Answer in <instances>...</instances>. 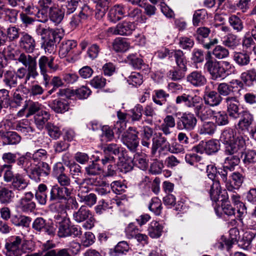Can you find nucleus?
<instances>
[{"label": "nucleus", "instance_id": "f257e3e1", "mask_svg": "<svg viewBox=\"0 0 256 256\" xmlns=\"http://www.w3.org/2000/svg\"><path fill=\"white\" fill-rule=\"evenodd\" d=\"M176 104H184L188 109L193 110L196 116L202 122L212 116L214 110L204 104L202 98L195 94H183L176 98Z\"/></svg>", "mask_w": 256, "mask_h": 256}, {"label": "nucleus", "instance_id": "f03ea898", "mask_svg": "<svg viewBox=\"0 0 256 256\" xmlns=\"http://www.w3.org/2000/svg\"><path fill=\"white\" fill-rule=\"evenodd\" d=\"M220 141L226 145L225 154H234L239 149H243L245 140L242 136L236 135V132L230 128H225L221 134Z\"/></svg>", "mask_w": 256, "mask_h": 256}, {"label": "nucleus", "instance_id": "7ed1b4c3", "mask_svg": "<svg viewBox=\"0 0 256 256\" xmlns=\"http://www.w3.org/2000/svg\"><path fill=\"white\" fill-rule=\"evenodd\" d=\"M73 191V188L70 187H60L58 185L52 186L50 192L48 200L52 203H58V206L62 209V212L65 213L64 206L61 204V200H66L70 197Z\"/></svg>", "mask_w": 256, "mask_h": 256}, {"label": "nucleus", "instance_id": "20e7f679", "mask_svg": "<svg viewBox=\"0 0 256 256\" xmlns=\"http://www.w3.org/2000/svg\"><path fill=\"white\" fill-rule=\"evenodd\" d=\"M204 68L209 72L212 79L217 80L224 78V70L221 66L220 62L213 58L210 51L208 52Z\"/></svg>", "mask_w": 256, "mask_h": 256}, {"label": "nucleus", "instance_id": "39448f33", "mask_svg": "<svg viewBox=\"0 0 256 256\" xmlns=\"http://www.w3.org/2000/svg\"><path fill=\"white\" fill-rule=\"evenodd\" d=\"M152 143L151 150V154L154 156L159 148L158 153L160 157L164 156L166 154L170 142L168 141L167 138L162 136V134L158 132L155 134L152 138Z\"/></svg>", "mask_w": 256, "mask_h": 256}, {"label": "nucleus", "instance_id": "423d86ee", "mask_svg": "<svg viewBox=\"0 0 256 256\" xmlns=\"http://www.w3.org/2000/svg\"><path fill=\"white\" fill-rule=\"evenodd\" d=\"M38 66L40 74L43 76L45 85L46 86L50 80V76L47 74L48 68L53 71L58 69V66L54 64V58H48L46 56H42L38 60Z\"/></svg>", "mask_w": 256, "mask_h": 256}, {"label": "nucleus", "instance_id": "0eeeda50", "mask_svg": "<svg viewBox=\"0 0 256 256\" xmlns=\"http://www.w3.org/2000/svg\"><path fill=\"white\" fill-rule=\"evenodd\" d=\"M196 123L197 119L194 114L191 112H184L179 118L176 126L179 130L191 131L195 128Z\"/></svg>", "mask_w": 256, "mask_h": 256}, {"label": "nucleus", "instance_id": "6e6552de", "mask_svg": "<svg viewBox=\"0 0 256 256\" xmlns=\"http://www.w3.org/2000/svg\"><path fill=\"white\" fill-rule=\"evenodd\" d=\"M138 134L136 128L130 127L122 135V142L132 151H134L138 145Z\"/></svg>", "mask_w": 256, "mask_h": 256}, {"label": "nucleus", "instance_id": "1a4fd4ad", "mask_svg": "<svg viewBox=\"0 0 256 256\" xmlns=\"http://www.w3.org/2000/svg\"><path fill=\"white\" fill-rule=\"evenodd\" d=\"M22 239L19 236H12L9 238L6 243V256H22L20 246Z\"/></svg>", "mask_w": 256, "mask_h": 256}, {"label": "nucleus", "instance_id": "9d476101", "mask_svg": "<svg viewBox=\"0 0 256 256\" xmlns=\"http://www.w3.org/2000/svg\"><path fill=\"white\" fill-rule=\"evenodd\" d=\"M32 228L38 232H44L53 236L56 234V226L52 222H46L42 218H37L32 224Z\"/></svg>", "mask_w": 256, "mask_h": 256}, {"label": "nucleus", "instance_id": "9b49d317", "mask_svg": "<svg viewBox=\"0 0 256 256\" xmlns=\"http://www.w3.org/2000/svg\"><path fill=\"white\" fill-rule=\"evenodd\" d=\"M210 194L211 200L214 202H224L228 199V195L226 190H222L219 181H211Z\"/></svg>", "mask_w": 256, "mask_h": 256}, {"label": "nucleus", "instance_id": "f8f14e48", "mask_svg": "<svg viewBox=\"0 0 256 256\" xmlns=\"http://www.w3.org/2000/svg\"><path fill=\"white\" fill-rule=\"evenodd\" d=\"M102 150L106 154H112L118 156L121 162L126 163L129 161L127 152L120 145L116 144H110L102 146ZM132 160L130 158V161Z\"/></svg>", "mask_w": 256, "mask_h": 256}, {"label": "nucleus", "instance_id": "ddd939ff", "mask_svg": "<svg viewBox=\"0 0 256 256\" xmlns=\"http://www.w3.org/2000/svg\"><path fill=\"white\" fill-rule=\"evenodd\" d=\"M135 30L133 22L124 21L118 23L115 27L108 28V32L114 35L130 36Z\"/></svg>", "mask_w": 256, "mask_h": 256}, {"label": "nucleus", "instance_id": "4468645a", "mask_svg": "<svg viewBox=\"0 0 256 256\" xmlns=\"http://www.w3.org/2000/svg\"><path fill=\"white\" fill-rule=\"evenodd\" d=\"M220 145L218 142L210 140L208 142L202 141L198 146L194 148V152L202 154L206 152L208 154H211L218 151Z\"/></svg>", "mask_w": 256, "mask_h": 256}, {"label": "nucleus", "instance_id": "2eb2a0df", "mask_svg": "<svg viewBox=\"0 0 256 256\" xmlns=\"http://www.w3.org/2000/svg\"><path fill=\"white\" fill-rule=\"evenodd\" d=\"M254 116L248 110H243L241 112L240 118L236 128L239 131L249 132V128L254 122Z\"/></svg>", "mask_w": 256, "mask_h": 256}, {"label": "nucleus", "instance_id": "dca6fc26", "mask_svg": "<svg viewBox=\"0 0 256 256\" xmlns=\"http://www.w3.org/2000/svg\"><path fill=\"white\" fill-rule=\"evenodd\" d=\"M34 194L31 192L25 193L24 196L22 198L18 204V208L23 212H32L36 208V204L32 200Z\"/></svg>", "mask_w": 256, "mask_h": 256}, {"label": "nucleus", "instance_id": "f3484780", "mask_svg": "<svg viewBox=\"0 0 256 256\" xmlns=\"http://www.w3.org/2000/svg\"><path fill=\"white\" fill-rule=\"evenodd\" d=\"M225 102L228 116L234 120L240 118L238 101L236 98L235 96H228L225 98Z\"/></svg>", "mask_w": 256, "mask_h": 256}, {"label": "nucleus", "instance_id": "a211bd4d", "mask_svg": "<svg viewBox=\"0 0 256 256\" xmlns=\"http://www.w3.org/2000/svg\"><path fill=\"white\" fill-rule=\"evenodd\" d=\"M60 38L58 32L54 31V32L51 33L49 36L44 37L42 38L44 39L43 44L42 46L45 52L49 54L54 53L56 49V41Z\"/></svg>", "mask_w": 256, "mask_h": 256}, {"label": "nucleus", "instance_id": "6ab92c4d", "mask_svg": "<svg viewBox=\"0 0 256 256\" xmlns=\"http://www.w3.org/2000/svg\"><path fill=\"white\" fill-rule=\"evenodd\" d=\"M186 79L194 87L202 86L206 82V79L201 71H193L187 76Z\"/></svg>", "mask_w": 256, "mask_h": 256}, {"label": "nucleus", "instance_id": "aec40b11", "mask_svg": "<svg viewBox=\"0 0 256 256\" xmlns=\"http://www.w3.org/2000/svg\"><path fill=\"white\" fill-rule=\"evenodd\" d=\"M102 170L105 176H112L116 174V164L113 156H106L102 160Z\"/></svg>", "mask_w": 256, "mask_h": 256}, {"label": "nucleus", "instance_id": "412c9836", "mask_svg": "<svg viewBox=\"0 0 256 256\" xmlns=\"http://www.w3.org/2000/svg\"><path fill=\"white\" fill-rule=\"evenodd\" d=\"M126 6L123 4H116L112 6L108 12L109 20L116 22L126 16Z\"/></svg>", "mask_w": 256, "mask_h": 256}, {"label": "nucleus", "instance_id": "4be33fe9", "mask_svg": "<svg viewBox=\"0 0 256 256\" xmlns=\"http://www.w3.org/2000/svg\"><path fill=\"white\" fill-rule=\"evenodd\" d=\"M222 98L218 92L211 90L204 92V104L210 106H218L222 102Z\"/></svg>", "mask_w": 256, "mask_h": 256}, {"label": "nucleus", "instance_id": "5701e85b", "mask_svg": "<svg viewBox=\"0 0 256 256\" xmlns=\"http://www.w3.org/2000/svg\"><path fill=\"white\" fill-rule=\"evenodd\" d=\"M26 109L28 110V112L26 114V116L28 118L36 112L38 113L40 112V104L37 102L30 100L26 102L24 108L18 112V115L19 116H23Z\"/></svg>", "mask_w": 256, "mask_h": 256}, {"label": "nucleus", "instance_id": "b1692460", "mask_svg": "<svg viewBox=\"0 0 256 256\" xmlns=\"http://www.w3.org/2000/svg\"><path fill=\"white\" fill-rule=\"evenodd\" d=\"M20 47L28 53L34 52L36 42L34 38L27 33H24L20 41Z\"/></svg>", "mask_w": 256, "mask_h": 256}, {"label": "nucleus", "instance_id": "393cba45", "mask_svg": "<svg viewBox=\"0 0 256 256\" xmlns=\"http://www.w3.org/2000/svg\"><path fill=\"white\" fill-rule=\"evenodd\" d=\"M170 54V58H174L180 70L186 72L187 70V60L183 52L180 50H172Z\"/></svg>", "mask_w": 256, "mask_h": 256}, {"label": "nucleus", "instance_id": "a878e982", "mask_svg": "<svg viewBox=\"0 0 256 256\" xmlns=\"http://www.w3.org/2000/svg\"><path fill=\"white\" fill-rule=\"evenodd\" d=\"M38 6L40 10L42 18L43 19V20H40V21L42 22L46 19L48 12H49L56 6L52 0H39Z\"/></svg>", "mask_w": 256, "mask_h": 256}, {"label": "nucleus", "instance_id": "bb28decb", "mask_svg": "<svg viewBox=\"0 0 256 256\" xmlns=\"http://www.w3.org/2000/svg\"><path fill=\"white\" fill-rule=\"evenodd\" d=\"M231 180L230 182L226 183V188L230 192H233L235 190H238L242 186L244 178L239 172H234L231 176Z\"/></svg>", "mask_w": 256, "mask_h": 256}, {"label": "nucleus", "instance_id": "cd10ccee", "mask_svg": "<svg viewBox=\"0 0 256 256\" xmlns=\"http://www.w3.org/2000/svg\"><path fill=\"white\" fill-rule=\"evenodd\" d=\"M28 184V180L25 178L24 176L16 173L15 178L12 182L11 186L14 190L22 191L26 188Z\"/></svg>", "mask_w": 256, "mask_h": 256}, {"label": "nucleus", "instance_id": "c85d7f7f", "mask_svg": "<svg viewBox=\"0 0 256 256\" xmlns=\"http://www.w3.org/2000/svg\"><path fill=\"white\" fill-rule=\"evenodd\" d=\"M1 136L4 145L16 144L21 140L20 136L14 132H3Z\"/></svg>", "mask_w": 256, "mask_h": 256}, {"label": "nucleus", "instance_id": "c756f323", "mask_svg": "<svg viewBox=\"0 0 256 256\" xmlns=\"http://www.w3.org/2000/svg\"><path fill=\"white\" fill-rule=\"evenodd\" d=\"M164 226L162 224L156 222H152L148 227V231L149 236L152 238H158L162 234Z\"/></svg>", "mask_w": 256, "mask_h": 256}, {"label": "nucleus", "instance_id": "7c9ffc66", "mask_svg": "<svg viewBox=\"0 0 256 256\" xmlns=\"http://www.w3.org/2000/svg\"><path fill=\"white\" fill-rule=\"evenodd\" d=\"M0 14H4L6 20L12 23H16L17 20L18 11L6 8L0 0Z\"/></svg>", "mask_w": 256, "mask_h": 256}, {"label": "nucleus", "instance_id": "2f4dec72", "mask_svg": "<svg viewBox=\"0 0 256 256\" xmlns=\"http://www.w3.org/2000/svg\"><path fill=\"white\" fill-rule=\"evenodd\" d=\"M175 126L176 122L174 118L171 115H168L164 119V122L160 125V130L164 135L168 136L172 133L170 128H174Z\"/></svg>", "mask_w": 256, "mask_h": 256}, {"label": "nucleus", "instance_id": "473e14b6", "mask_svg": "<svg viewBox=\"0 0 256 256\" xmlns=\"http://www.w3.org/2000/svg\"><path fill=\"white\" fill-rule=\"evenodd\" d=\"M50 106L57 113H64L69 109L68 102L65 100H56L50 102Z\"/></svg>", "mask_w": 256, "mask_h": 256}, {"label": "nucleus", "instance_id": "72a5a7b5", "mask_svg": "<svg viewBox=\"0 0 256 256\" xmlns=\"http://www.w3.org/2000/svg\"><path fill=\"white\" fill-rule=\"evenodd\" d=\"M90 214V210L86 206H82L73 213V218L77 222H82L87 220Z\"/></svg>", "mask_w": 256, "mask_h": 256}, {"label": "nucleus", "instance_id": "f704fd0d", "mask_svg": "<svg viewBox=\"0 0 256 256\" xmlns=\"http://www.w3.org/2000/svg\"><path fill=\"white\" fill-rule=\"evenodd\" d=\"M228 22L234 31L236 32H242L244 28L242 20L236 15L232 14L228 18Z\"/></svg>", "mask_w": 256, "mask_h": 256}, {"label": "nucleus", "instance_id": "c9c22d12", "mask_svg": "<svg viewBox=\"0 0 256 256\" xmlns=\"http://www.w3.org/2000/svg\"><path fill=\"white\" fill-rule=\"evenodd\" d=\"M76 46V42L74 40H64L62 42L60 46L59 50L60 54L62 57H65L68 53L70 52Z\"/></svg>", "mask_w": 256, "mask_h": 256}, {"label": "nucleus", "instance_id": "e433bc0d", "mask_svg": "<svg viewBox=\"0 0 256 256\" xmlns=\"http://www.w3.org/2000/svg\"><path fill=\"white\" fill-rule=\"evenodd\" d=\"M3 82L5 86L10 89L16 87L18 84V80L15 72L12 70L6 71L4 74Z\"/></svg>", "mask_w": 256, "mask_h": 256}, {"label": "nucleus", "instance_id": "4c0bfd02", "mask_svg": "<svg viewBox=\"0 0 256 256\" xmlns=\"http://www.w3.org/2000/svg\"><path fill=\"white\" fill-rule=\"evenodd\" d=\"M230 194L232 202L236 206L237 212L238 216L240 217L246 213V210L245 205L240 201V196L236 193L234 190Z\"/></svg>", "mask_w": 256, "mask_h": 256}, {"label": "nucleus", "instance_id": "58836bf2", "mask_svg": "<svg viewBox=\"0 0 256 256\" xmlns=\"http://www.w3.org/2000/svg\"><path fill=\"white\" fill-rule=\"evenodd\" d=\"M126 16L132 20L140 22L142 20V11L138 8H132L126 6Z\"/></svg>", "mask_w": 256, "mask_h": 256}, {"label": "nucleus", "instance_id": "ea45409f", "mask_svg": "<svg viewBox=\"0 0 256 256\" xmlns=\"http://www.w3.org/2000/svg\"><path fill=\"white\" fill-rule=\"evenodd\" d=\"M14 129L26 136L33 132L34 129L32 127L27 120L19 121L14 125Z\"/></svg>", "mask_w": 256, "mask_h": 256}, {"label": "nucleus", "instance_id": "a19ab883", "mask_svg": "<svg viewBox=\"0 0 256 256\" xmlns=\"http://www.w3.org/2000/svg\"><path fill=\"white\" fill-rule=\"evenodd\" d=\"M50 114L45 110H41L34 116V122L39 130H42L50 118Z\"/></svg>", "mask_w": 256, "mask_h": 256}, {"label": "nucleus", "instance_id": "79ce46f5", "mask_svg": "<svg viewBox=\"0 0 256 256\" xmlns=\"http://www.w3.org/2000/svg\"><path fill=\"white\" fill-rule=\"evenodd\" d=\"M234 60L240 66H246L250 62V56L246 52H234Z\"/></svg>", "mask_w": 256, "mask_h": 256}, {"label": "nucleus", "instance_id": "37998d69", "mask_svg": "<svg viewBox=\"0 0 256 256\" xmlns=\"http://www.w3.org/2000/svg\"><path fill=\"white\" fill-rule=\"evenodd\" d=\"M222 42L224 46L231 49H234L240 44L237 36L232 34H230L222 38Z\"/></svg>", "mask_w": 256, "mask_h": 256}, {"label": "nucleus", "instance_id": "c03bdc74", "mask_svg": "<svg viewBox=\"0 0 256 256\" xmlns=\"http://www.w3.org/2000/svg\"><path fill=\"white\" fill-rule=\"evenodd\" d=\"M202 124L200 126L198 132L200 134H208L212 135V134L216 130V124L210 121H204L202 122Z\"/></svg>", "mask_w": 256, "mask_h": 256}, {"label": "nucleus", "instance_id": "a18cd8bd", "mask_svg": "<svg viewBox=\"0 0 256 256\" xmlns=\"http://www.w3.org/2000/svg\"><path fill=\"white\" fill-rule=\"evenodd\" d=\"M213 120L215 124L218 126H225L228 124L229 120L228 114L224 111H214L212 114Z\"/></svg>", "mask_w": 256, "mask_h": 256}, {"label": "nucleus", "instance_id": "49530a36", "mask_svg": "<svg viewBox=\"0 0 256 256\" xmlns=\"http://www.w3.org/2000/svg\"><path fill=\"white\" fill-rule=\"evenodd\" d=\"M240 78L247 85L256 83V70L254 69H251L241 74Z\"/></svg>", "mask_w": 256, "mask_h": 256}, {"label": "nucleus", "instance_id": "de8ad7c7", "mask_svg": "<svg viewBox=\"0 0 256 256\" xmlns=\"http://www.w3.org/2000/svg\"><path fill=\"white\" fill-rule=\"evenodd\" d=\"M113 48L117 52H124L130 48V44L127 40L123 38H118L113 42Z\"/></svg>", "mask_w": 256, "mask_h": 256}, {"label": "nucleus", "instance_id": "09e8293b", "mask_svg": "<svg viewBox=\"0 0 256 256\" xmlns=\"http://www.w3.org/2000/svg\"><path fill=\"white\" fill-rule=\"evenodd\" d=\"M15 60L22 63L26 68L36 63V57L24 52L21 53L17 58H15Z\"/></svg>", "mask_w": 256, "mask_h": 256}, {"label": "nucleus", "instance_id": "8fccbe9b", "mask_svg": "<svg viewBox=\"0 0 256 256\" xmlns=\"http://www.w3.org/2000/svg\"><path fill=\"white\" fill-rule=\"evenodd\" d=\"M14 197V193L6 188H0V202L2 204L10 202Z\"/></svg>", "mask_w": 256, "mask_h": 256}, {"label": "nucleus", "instance_id": "3c124183", "mask_svg": "<svg viewBox=\"0 0 256 256\" xmlns=\"http://www.w3.org/2000/svg\"><path fill=\"white\" fill-rule=\"evenodd\" d=\"M256 233L252 231H247L244 232L240 245L244 249L248 250L250 247L251 243L256 237Z\"/></svg>", "mask_w": 256, "mask_h": 256}, {"label": "nucleus", "instance_id": "603ef678", "mask_svg": "<svg viewBox=\"0 0 256 256\" xmlns=\"http://www.w3.org/2000/svg\"><path fill=\"white\" fill-rule=\"evenodd\" d=\"M64 12L62 9H60L55 6L49 12L50 18L52 21L56 24L61 22L64 17Z\"/></svg>", "mask_w": 256, "mask_h": 256}, {"label": "nucleus", "instance_id": "864d4df0", "mask_svg": "<svg viewBox=\"0 0 256 256\" xmlns=\"http://www.w3.org/2000/svg\"><path fill=\"white\" fill-rule=\"evenodd\" d=\"M243 149H239L234 154H226L228 156L225 158V164L228 165V166L233 167L237 166L240 161L239 153H240Z\"/></svg>", "mask_w": 256, "mask_h": 256}, {"label": "nucleus", "instance_id": "5fc2aeb1", "mask_svg": "<svg viewBox=\"0 0 256 256\" xmlns=\"http://www.w3.org/2000/svg\"><path fill=\"white\" fill-rule=\"evenodd\" d=\"M134 164L142 170H146L148 167V162L145 156L136 154L132 160Z\"/></svg>", "mask_w": 256, "mask_h": 256}, {"label": "nucleus", "instance_id": "6e6d98bb", "mask_svg": "<svg viewBox=\"0 0 256 256\" xmlns=\"http://www.w3.org/2000/svg\"><path fill=\"white\" fill-rule=\"evenodd\" d=\"M69 168L70 172L72 178L74 180V182L76 184H82V180L78 178L81 174V167L76 162H72L70 164Z\"/></svg>", "mask_w": 256, "mask_h": 256}, {"label": "nucleus", "instance_id": "4d7b16f0", "mask_svg": "<svg viewBox=\"0 0 256 256\" xmlns=\"http://www.w3.org/2000/svg\"><path fill=\"white\" fill-rule=\"evenodd\" d=\"M85 174L88 176H96L100 173L102 168L100 165L94 161L84 168Z\"/></svg>", "mask_w": 256, "mask_h": 256}, {"label": "nucleus", "instance_id": "13d9d810", "mask_svg": "<svg viewBox=\"0 0 256 256\" xmlns=\"http://www.w3.org/2000/svg\"><path fill=\"white\" fill-rule=\"evenodd\" d=\"M46 129L50 136L54 139L58 138L62 134L59 127L51 122H48L46 124Z\"/></svg>", "mask_w": 256, "mask_h": 256}, {"label": "nucleus", "instance_id": "bf43d9fd", "mask_svg": "<svg viewBox=\"0 0 256 256\" xmlns=\"http://www.w3.org/2000/svg\"><path fill=\"white\" fill-rule=\"evenodd\" d=\"M78 4V2L76 0H68L62 6V9L66 15L70 14L74 12Z\"/></svg>", "mask_w": 256, "mask_h": 256}, {"label": "nucleus", "instance_id": "052dcab7", "mask_svg": "<svg viewBox=\"0 0 256 256\" xmlns=\"http://www.w3.org/2000/svg\"><path fill=\"white\" fill-rule=\"evenodd\" d=\"M70 228L68 220H64L60 223L58 234L60 237L70 236Z\"/></svg>", "mask_w": 256, "mask_h": 256}, {"label": "nucleus", "instance_id": "680f3d73", "mask_svg": "<svg viewBox=\"0 0 256 256\" xmlns=\"http://www.w3.org/2000/svg\"><path fill=\"white\" fill-rule=\"evenodd\" d=\"M211 53L218 59L226 58L229 55L228 50L220 45L216 46Z\"/></svg>", "mask_w": 256, "mask_h": 256}, {"label": "nucleus", "instance_id": "e2e57ef3", "mask_svg": "<svg viewBox=\"0 0 256 256\" xmlns=\"http://www.w3.org/2000/svg\"><path fill=\"white\" fill-rule=\"evenodd\" d=\"M234 87L232 85L222 82L218 84L217 90L220 96H228L233 92Z\"/></svg>", "mask_w": 256, "mask_h": 256}, {"label": "nucleus", "instance_id": "0e129e2a", "mask_svg": "<svg viewBox=\"0 0 256 256\" xmlns=\"http://www.w3.org/2000/svg\"><path fill=\"white\" fill-rule=\"evenodd\" d=\"M127 81L129 84L138 86L143 82L142 76L138 72H134L128 77Z\"/></svg>", "mask_w": 256, "mask_h": 256}, {"label": "nucleus", "instance_id": "69168bd1", "mask_svg": "<svg viewBox=\"0 0 256 256\" xmlns=\"http://www.w3.org/2000/svg\"><path fill=\"white\" fill-rule=\"evenodd\" d=\"M207 16L206 12L204 9L198 10L195 12L192 22L194 26H198L200 23L202 22Z\"/></svg>", "mask_w": 256, "mask_h": 256}, {"label": "nucleus", "instance_id": "338daca9", "mask_svg": "<svg viewBox=\"0 0 256 256\" xmlns=\"http://www.w3.org/2000/svg\"><path fill=\"white\" fill-rule=\"evenodd\" d=\"M128 62L134 68L140 69L144 64L143 60L138 58L136 54H130L127 57Z\"/></svg>", "mask_w": 256, "mask_h": 256}, {"label": "nucleus", "instance_id": "774afa93", "mask_svg": "<svg viewBox=\"0 0 256 256\" xmlns=\"http://www.w3.org/2000/svg\"><path fill=\"white\" fill-rule=\"evenodd\" d=\"M149 209L156 214L159 215L162 210V203L160 200L156 198H153L151 200L149 206Z\"/></svg>", "mask_w": 256, "mask_h": 256}]
</instances>
